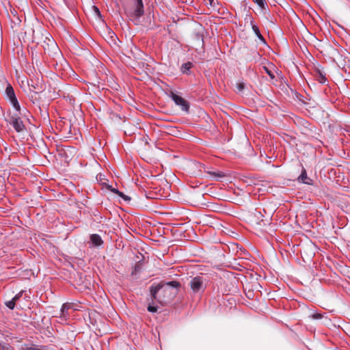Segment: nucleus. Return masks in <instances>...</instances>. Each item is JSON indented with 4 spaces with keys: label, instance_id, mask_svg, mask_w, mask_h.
Masks as SVG:
<instances>
[{
    "label": "nucleus",
    "instance_id": "bb28decb",
    "mask_svg": "<svg viewBox=\"0 0 350 350\" xmlns=\"http://www.w3.org/2000/svg\"><path fill=\"white\" fill-rule=\"evenodd\" d=\"M313 318L314 319H321V314H314L313 315Z\"/></svg>",
    "mask_w": 350,
    "mask_h": 350
},
{
    "label": "nucleus",
    "instance_id": "393cba45",
    "mask_svg": "<svg viewBox=\"0 0 350 350\" xmlns=\"http://www.w3.org/2000/svg\"><path fill=\"white\" fill-rule=\"evenodd\" d=\"M93 9L94 10V12L96 13V14L98 16V17H101V14H100V12L99 10V9L96 7V6H93Z\"/></svg>",
    "mask_w": 350,
    "mask_h": 350
},
{
    "label": "nucleus",
    "instance_id": "2eb2a0df",
    "mask_svg": "<svg viewBox=\"0 0 350 350\" xmlns=\"http://www.w3.org/2000/svg\"><path fill=\"white\" fill-rule=\"evenodd\" d=\"M317 78V80L320 83H322V84H324L325 83V82L327 81V79L325 76V75H323V73H321L320 72V70H318L317 71V75L316 77Z\"/></svg>",
    "mask_w": 350,
    "mask_h": 350
},
{
    "label": "nucleus",
    "instance_id": "cd10ccee",
    "mask_svg": "<svg viewBox=\"0 0 350 350\" xmlns=\"http://www.w3.org/2000/svg\"><path fill=\"white\" fill-rule=\"evenodd\" d=\"M237 87L239 90H242L244 88V84L239 83Z\"/></svg>",
    "mask_w": 350,
    "mask_h": 350
},
{
    "label": "nucleus",
    "instance_id": "f3484780",
    "mask_svg": "<svg viewBox=\"0 0 350 350\" xmlns=\"http://www.w3.org/2000/svg\"><path fill=\"white\" fill-rule=\"evenodd\" d=\"M261 9H265L267 3L265 0H253Z\"/></svg>",
    "mask_w": 350,
    "mask_h": 350
},
{
    "label": "nucleus",
    "instance_id": "5701e85b",
    "mask_svg": "<svg viewBox=\"0 0 350 350\" xmlns=\"http://www.w3.org/2000/svg\"><path fill=\"white\" fill-rule=\"evenodd\" d=\"M147 309L150 312H156L157 311L158 307L156 306L149 305Z\"/></svg>",
    "mask_w": 350,
    "mask_h": 350
},
{
    "label": "nucleus",
    "instance_id": "aec40b11",
    "mask_svg": "<svg viewBox=\"0 0 350 350\" xmlns=\"http://www.w3.org/2000/svg\"><path fill=\"white\" fill-rule=\"evenodd\" d=\"M5 304L9 309L14 310L16 302L12 299L11 300L6 301Z\"/></svg>",
    "mask_w": 350,
    "mask_h": 350
},
{
    "label": "nucleus",
    "instance_id": "4468645a",
    "mask_svg": "<svg viewBox=\"0 0 350 350\" xmlns=\"http://www.w3.org/2000/svg\"><path fill=\"white\" fill-rule=\"evenodd\" d=\"M5 94L8 99L16 96L14 89L10 84H8L5 89Z\"/></svg>",
    "mask_w": 350,
    "mask_h": 350
},
{
    "label": "nucleus",
    "instance_id": "dca6fc26",
    "mask_svg": "<svg viewBox=\"0 0 350 350\" xmlns=\"http://www.w3.org/2000/svg\"><path fill=\"white\" fill-rule=\"evenodd\" d=\"M22 350H46V348L44 347H40L36 345H32L31 347H26L25 348H23Z\"/></svg>",
    "mask_w": 350,
    "mask_h": 350
},
{
    "label": "nucleus",
    "instance_id": "6ab92c4d",
    "mask_svg": "<svg viewBox=\"0 0 350 350\" xmlns=\"http://www.w3.org/2000/svg\"><path fill=\"white\" fill-rule=\"evenodd\" d=\"M0 350H14V349L8 343H0Z\"/></svg>",
    "mask_w": 350,
    "mask_h": 350
},
{
    "label": "nucleus",
    "instance_id": "ddd939ff",
    "mask_svg": "<svg viewBox=\"0 0 350 350\" xmlns=\"http://www.w3.org/2000/svg\"><path fill=\"white\" fill-rule=\"evenodd\" d=\"M10 103L12 105L13 107L16 109V111L20 112L21 111V107L18 102V100L15 96L12 97L9 99Z\"/></svg>",
    "mask_w": 350,
    "mask_h": 350
},
{
    "label": "nucleus",
    "instance_id": "20e7f679",
    "mask_svg": "<svg viewBox=\"0 0 350 350\" xmlns=\"http://www.w3.org/2000/svg\"><path fill=\"white\" fill-rule=\"evenodd\" d=\"M9 123L12 125L14 130L18 132H22L25 130V126L21 118L18 115H13L10 117Z\"/></svg>",
    "mask_w": 350,
    "mask_h": 350
},
{
    "label": "nucleus",
    "instance_id": "9b49d317",
    "mask_svg": "<svg viewBox=\"0 0 350 350\" xmlns=\"http://www.w3.org/2000/svg\"><path fill=\"white\" fill-rule=\"evenodd\" d=\"M91 241L93 245L100 246L103 242L100 235L94 234L90 237Z\"/></svg>",
    "mask_w": 350,
    "mask_h": 350
},
{
    "label": "nucleus",
    "instance_id": "39448f33",
    "mask_svg": "<svg viewBox=\"0 0 350 350\" xmlns=\"http://www.w3.org/2000/svg\"><path fill=\"white\" fill-rule=\"evenodd\" d=\"M170 97L172 99L176 105H178L181 107L183 111H188L189 105L185 99L174 93L173 92H170Z\"/></svg>",
    "mask_w": 350,
    "mask_h": 350
},
{
    "label": "nucleus",
    "instance_id": "f257e3e1",
    "mask_svg": "<svg viewBox=\"0 0 350 350\" xmlns=\"http://www.w3.org/2000/svg\"><path fill=\"white\" fill-rule=\"evenodd\" d=\"M189 286L193 293H200L204 291L205 284L201 276L193 278L189 282Z\"/></svg>",
    "mask_w": 350,
    "mask_h": 350
},
{
    "label": "nucleus",
    "instance_id": "c85d7f7f",
    "mask_svg": "<svg viewBox=\"0 0 350 350\" xmlns=\"http://www.w3.org/2000/svg\"><path fill=\"white\" fill-rule=\"evenodd\" d=\"M49 42H51V45H52V46H53V48H55V49H57V46L56 44L55 43V42H54L53 40H49Z\"/></svg>",
    "mask_w": 350,
    "mask_h": 350
},
{
    "label": "nucleus",
    "instance_id": "4be33fe9",
    "mask_svg": "<svg viewBox=\"0 0 350 350\" xmlns=\"http://www.w3.org/2000/svg\"><path fill=\"white\" fill-rule=\"evenodd\" d=\"M24 291H21L18 293H17L12 299L16 303L19 300V299L22 297Z\"/></svg>",
    "mask_w": 350,
    "mask_h": 350
},
{
    "label": "nucleus",
    "instance_id": "b1692460",
    "mask_svg": "<svg viewBox=\"0 0 350 350\" xmlns=\"http://www.w3.org/2000/svg\"><path fill=\"white\" fill-rule=\"evenodd\" d=\"M70 308L69 304H64L61 308V311L62 314L64 313V312L67 311Z\"/></svg>",
    "mask_w": 350,
    "mask_h": 350
},
{
    "label": "nucleus",
    "instance_id": "f03ea898",
    "mask_svg": "<svg viewBox=\"0 0 350 350\" xmlns=\"http://www.w3.org/2000/svg\"><path fill=\"white\" fill-rule=\"evenodd\" d=\"M133 10L129 12V16L135 18H139L144 13L142 0H133Z\"/></svg>",
    "mask_w": 350,
    "mask_h": 350
},
{
    "label": "nucleus",
    "instance_id": "a211bd4d",
    "mask_svg": "<svg viewBox=\"0 0 350 350\" xmlns=\"http://www.w3.org/2000/svg\"><path fill=\"white\" fill-rule=\"evenodd\" d=\"M112 191L113 193L118 194L120 197H121L122 198L124 199L125 200H129L131 199L129 196L124 195L122 192L119 191L117 189H112Z\"/></svg>",
    "mask_w": 350,
    "mask_h": 350
},
{
    "label": "nucleus",
    "instance_id": "a878e982",
    "mask_svg": "<svg viewBox=\"0 0 350 350\" xmlns=\"http://www.w3.org/2000/svg\"><path fill=\"white\" fill-rule=\"evenodd\" d=\"M265 70H266V72L269 75V77L271 78V79H273L275 77L273 73L269 70L266 67L265 68Z\"/></svg>",
    "mask_w": 350,
    "mask_h": 350
},
{
    "label": "nucleus",
    "instance_id": "412c9836",
    "mask_svg": "<svg viewBox=\"0 0 350 350\" xmlns=\"http://www.w3.org/2000/svg\"><path fill=\"white\" fill-rule=\"evenodd\" d=\"M254 215L258 221H262V218L263 217V215L260 211H258L256 210L255 212L254 213Z\"/></svg>",
    "mask_w": 350,
    "mask_h": 350
},
{
    "label": "nucleus",
    "instance_id": "6e6552de",
    "mask_svg": "<svg viewBox=\"0 0 350 350\" xmlns=\"http://www.w3.org/2000/svg\"><path fill=\"white\" fill-rule=\"evenodd\" d=\"M31 83L29 84V90L31 92L34 94H38L43 91V87L41 84H40L39 81H36L35 84L33 80H31Z\"/></svg>",
    "mask_w": 350,
    "mask_h": 350
},
{
    "label": "nucleus",
    "instance_id": "0eeeda50",
    "mask_svg": "<svg viewBox=\"0 0 350 350\" xmlns=\"http://www.w3.org/2000/svg\"><path fill=\"white\" fill-rule=\"evenodd\" d=\"M299 183H302L307 185H312V179L308 177L306 169L302 167L301 172L297 178Z\"/></svg>",
    "mask_w": 350,
    "mask_h": 350
},
{
    "label": "nucleus",
    "instance_id": "1a4fd4ad",
    "mask_svg": "<svg viewBox=\"0 0 350 350\" xmlns=\"http://www.w3.org/2000/svg\"><path fill=\"white\" fill-rule=\"evenodd\" d=\"M251 25H252V29L253 31L254 32V33L256 34V36L260 39V40L262 43L265 44L266 43L264 37L262 36V34L260 33V31L258 26L255 23H254L253 21L251 22Z\"/></svg>",
    "mask_w": 350,
    "mask_h": 350
},
{
    "label": "nucleus",
    "instance_id": "7ed1b4c3",
    "mask_svg": "<svg viewBox=\"0 0 350 350\" xmlns=\"http://www.w3.org/2000/svg\"><path fill=\"white\" fill-rule=\"evenodd\" d=\"M165 285L173 288H178L180 286V283L176 281H172L166 283L165 284H159L156 286H152L150 288V293L153 299H157L158 301H161L158 299L157 295L161 289L165 287Z\"/></svg>",
    "mask_w": 350,
    "mask_h": 350
},
{
    "label": "nucleus",
    "instance_id": "9d476101",
    "mask_svg": "<svg viewBox=\"0 0 350 350\" xmlns=\"http://www.w3.org/2000/svg\"><path fill=\"white\" fill-rule=\"evenodd\" d=\"M193 67V63L191 62H187L181 65L180 70L183 74L189 75L190 69Z\"/></svg>",
    "mask_w": 350,
    "mask_h": 350
},
{
    "label": "nucleus",
    "instance_id": "f8f14e48",
    "mask_svg": "<svg viewBox=\"0 0 350 350\" xmlns=\"http://www.w3.org/2000/svg\"><path fill=\"white\" fill-rule=\"evenodd\" d=\"M207 174L214 177L217 180L225 176V174L221 171H208Z\"/></svg>",
    "mask_w": 350,
    "mask_h": 350
},
{
    "label": "nucleus",
    "instance_id": "423d86ee",
    "mask_svg": "<svg viewBox=\"0 0 350 350\" xmlns=\"http://www.w3.org/2000/svg\"><path fill=\"white\" fill-rule=\"evenodd\" d=\"M193 40L194 42V44L196 46H201L202 48L204 46V38L203 33L200 31L194 32L193 34Z\"/></svg>",
    "mask_w": 350,
    "mask_h": 350
}]
</instances>
